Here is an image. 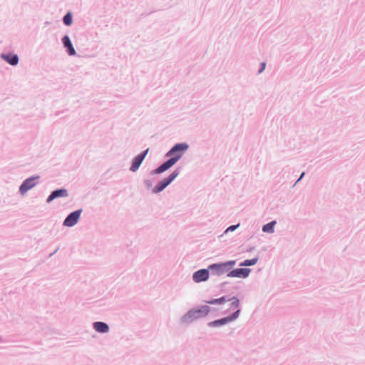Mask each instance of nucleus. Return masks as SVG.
Listing matches in <instances>:
<instances>
[{"instance_id":"obj_20","label":"nucleus","mask_w":365,"mask_h":365,"mask_svg":"<svg viewBox=\"0 0 365 365\" xmlns=\"http://www.w3.org/2000/svg\"><path fill=\"white\" fill-rule=\"evenodd\" d=\"M265 66H266L265 63H261V68L259 70V73H261L262 71H264V69L265 68Z\"/></svg>"},{"instance_id":"obj_19","label":"nucleus","mask_w":365,"mask_h":365,"mask_svg":"<svg viewBox=\"0 0 365 365\" xmlns=\"http://www.w3.org/2000/svg\"><path fill=\"white\" fill-rule=\"evenodd\" d=\"M237 227H238V225H232L227 228V231H233L236 229Z\"/></svg>"},{"instance_id":"obj_16","label":"nucleus","mask_w":365,"mask_h":365,"mask_svg":"<svg viewBox=\"0 0 365 365\" xmlns=\"http://www.w3.org/2000/svg\"><path fill=\"white\" fill-rule=\"evenodd\" d=\"M258 261L257 258H253L252 259H246L243 262L240 263V266H252L255 265Z\"/></svg>"},{"instance_id":"obj_10","label":"nucleus","mask_w":365,"mask_h":365,"mask_svg":"<svg viewBox=\"0 0 365 365\" xmlns=\"http://www.w3.org/2000/svg\"><path fill=\"white\" fill-rule=\"evenodd\" d=\"M148 152V149H147L145 152H143V153L137 155L133 161V164L130 167V170L133 171V172H135L140 167V164L142 163L143 160H144L145 155H147Z\"/></svg>"},{"instance_id":"obj_3","label":"nucleus","mask_w":365,"mask_h":365,"mask_svg":"<svg viewBox=\"0 0 365 365\" xmlns=\"http://www.w3.org/2000/svg\"><path fill=\"white\" fill-rule=\"evenodd\" d=\"M235 264L236 262L231 260L226 262L211 264L209 266L208 269L214 271L217 275H222L229 273Z\"/></svg>"},{"instance_id":"obj_4","label":"nucleus","mask_w":365,"mask_h":365,"mask_svg":"<svg viewBox=\"0 0 365 365\" xmlns=\"http://www.w3.org/2000/svg\"><path fill=\"white\" fill-rule=\"evenodd\" d=\"M210 312V307L208 306H202L199 309H195L190 311L186 317L190 319H197L200 317H205Z\"/></svg>"},{"instance_id":"obj_13","label":"nucleus","mask_w":365,"mask_h":365,"mask_svg":"<svg viewBox=\"0 0 365 365\" xmlns=\"http://www.w3.org/2000/svg\"><path fill=\"white\" fill-rule=\"evenodd\" d=\"M38 179V176H36L24 180V191L34 187L37 183Z\"/></svg>"},{"instance_id":"obj_9","label":"nucleus","mask_w":365,"mask_h":365,"mask_svg":"<svg viewBox=\"0 0 365 365\" xmlns=\"http://www.w3.org/2000/svg\"><path fill=\"white\" fill-rule=\"evenodd\" d=\"M192 278L195 282L206 281L209 278V271L205 269H200L193 274Z\"/></svg>"},{"instance_id":"obj_12","label":"nucleus","mask_w":365,"mask_h":365,"mask_svg":"<svg viewBox=\"0 0 365 365\" xmlns=\"http://www.w3.org/2000/svg\"><path fill=\"white\" fill-rule=\"evenodd\" d=\"M63 43L64 46L68 49V53L70 56H74L76 51L71 43V41L68 36H65L63 38Z\"/></svg>"},{"instance_id":"obj_6","label":"nucleus","mask_w":365,"mask_h":365,"mask_svg":"<svg viewBox=\"0 0 365 365\" xmlns=\"http://www.w3.org/2000/svg\"><path fill=\"white\" fill-rule=\"evenodd\" d=\"M178 175V171H174L168 178L163 179L155 187L154 192H160L163 190Z\"/></svg>"},{"instance_id":"obj_8","label":"nucleus","mask_w":365,"mask_h":365,"mask_svg":"<svg viewBox=\"0 0 365 365\" xmlns=\"http://www.w3.org/2000/svg\"><path fill=\"white\" fill-rule=\"evenodd\" d=\"M250 269L247 268H237L231 270L227 275L229 277L246 278L250 274Z\"/></svg>"},{"instance_id":"obj_14","label":"nucleus","mask_w":365,"mask_h":365,"mask_svg":"<svg viewBox=\"0 0 365 365\" xmlns=\"http://www.w3.org/2000/svg\"><path fill=\"white\" fill-rule=\"evenodd\" d=\"M93 327L98 332L106 333L108 331V326L104 322H95Z\"/></svg>"},{"instance_id":"obj_22","label":"nucleus","mask_w":365,"mask_h":365,"mask_svg":"<svg viewBox=\"0 0 365 365\" xmlns=\"http://www.w3.org/2000/svg\"><path fill=\"white\" fill-rule=\"evenodd\" d=\"M4 342V339L3 338L0 336V343H3Z\"/></svg>"},{"instance_id":"obj_7","label":"nucleus","mask_w":365,"mask_h":365,"mask_svg":"<svg viewBox=\"0 0 365 365\" xmlns=\"http://www.w3.org/2000/svg\"><path fill=\"white\" fill-rule=\"evenodd\" d=\"M81 210H78L71 212L64 220L63 225L66 227L73 226L77 223L80 218Z\"/></svg>"},{"instance_id":"obj_21","label":"nucleus","mask_w":365,"mask_h":365,"mask_svg":"<svg viewBox=\"0 0 365 365\" xmlns=\"http://www.w3.org/2000/svg\"><path fill=\"white\" fill-rule=\"evenodd\" d=\"M23 190H24V187H23V183L19 186V192L23 195Z\"/></svg>"},{"instance_id":"obj_17","label":"nucleus","mask_w":365,"mask_h":365,"mask_svg":"<svg viewBox=\"0 0 365 365\" xmlns=\"http://www.w3.org/2000/svg\"><path fill=\"white\" fill-rule=\"evenodd\" d=\"M72 16L71 14V13H68L66 14L64 17H63V23L66 25V26H70L72 24Z\"/></svg>"},{"instance_id":"obj_11","label":"nucleus","mask_w":365,"mask_h":365,"mask_svg":"<svg viewBox=\"0 0 365 365\" xmlns=\"http://www.w3.org/2000/svg\"><path fill=\"white\" fill-rule=\"evenodd\" d=\"M67 195H68V192L66 189L56 190L52 192V193L49 195V197L47 199V202H50L51 201H52L53 199H55L56 197H66Z\"/></svg>"},{"instance_id":"obj_15","label":"nucleus","mask_w":365,"mask_h":365,"mask_svg":"<svg viewBox=\"0 0 365 365\" xmlns=\"http://www.w3.org/2000/svg\"><path fill=\"white\" fill-rule=\"evenodd\" d=\"M276 224L275 221H272L269 223L264 225L262 227V230L265 232H274V226Z\"/></svg>"},{"instance_id":"obj_5","label":"nucleus","mask_w":365,"mask_h":365,"mask_svg":"<svg viewBox=\"0 0 365 365\" xmlns=\"http://www.w3.org/2000/svg\"><path fill=\"white\" fill-rule=\"evenodd\" d=\"M0 58L12 66H17L19 62V57L13 52H4L0 54Z\"/></svg>"},{"instance_id":"obj_1","label":"nucleus","mask_w":365,"mask_h":365,"mask_svg":"<svg viewBox=\"0 0 365 365\" xmlns=\"http://www.w3.org/2000/svg\"><path fill=\"white\" fill-rule=\"evenodd\" d=\"M188 145L186 143L176 144L168 153L167 155L172 156L170 159L158 167L154 173L156 174L165 172L171 168L182 155L183 153L187 150Z\"/></svg>"},{"instance_id":"obj_23","label":"nucleus","mask_w":365,"mask_h":365,"mask_svg":"<svg viewBox=\"0 0 365 365\" xmlns=\"http://www.w3.org/2000/svg\"><path fill=\"white\" fill-rule=\"evenodd\" d=\"M304 175V173H302V175H301V176H300V178H299V179L298 180H299L303 177V175Z\"/></svg>"},{"instance_id":"obj_2","label":"nucleus","mask_w":365,"mask_h":365,"mask_svg":"<svg viewBox=\"0 0 365 365\" xmlns=\"http://www.w3.org/2000/svg\"><path fill=\"white\" fill-rule=\"evenodd\" d=\"M231 302V307L232 309H237V310L231 315L221 319L215 320L210 323V326L217 327L220 325L225 324L228 322H230L238 317V315L240 312V310L238 309L239 307V300L237 297H234L230 299Z\"/></svg>"},{"instance_id":"obj_18","label":"nucleus","mask_w":365,"mask_h":365,"mask_svg":"<svg viewBox=\"0 0 365 365\" xmlns=\"http://www.w3.org/2000/svg\"><path fill=\"white\" fill-rule=\"evenodd\" d=\"M226 301V299L225 297H220L219 299H215L213 300H210L207 302V303L210 304H222Z\"/></svg>"}]
</instances>
